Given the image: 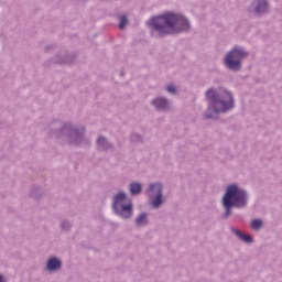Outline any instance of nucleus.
<instances>
[{"label":"nucleus","mask_w":282,"mask_h":282,"mask_svg":"<svg viewBox=\"0 0 282 282\" xmlns=\"http://www.w3.org/2000/svg\"><path fill=\"white\" fill-rule=\"evenodd\" d=\"M147 25L151 28V32L156 39H166V36L188 33L192 28L188 18L174 12L153 15L150 21L147 22Z\"/></svg>","instance_id":"f257e3e1"},{"label":"nucleus","mask_w":282,"mask_h":282,"mask_svg":"<svg viewBox=\"0 0 282 282\" xmlns=\"http://www.w3.org/2000/svg\"><path fill=\"white\" fill-rule=\"evenodd\" d=\"M46 133L59 142H65L72 147H90L91 141L87 139L85 127H78L70 121L53 120L46 127Z\"/></svg>","instance_id":"f03ea898"},{"label":"nucleus","mask_w":282,"mask_h":282,"mask_svg":"<svg viewBox=\"0 0 282 282\" xmlns=\"http://www.w3.org/2000/svg\"><path fill=\"white\" fill-rule=\"evenodd\" d=\"M205 96L208 100L204 112L205 120H219L220 113H228L235 109V96L226 88H209Z\"/></svg>","instance_id":"7ed1b4c3"},{"label":"nucleus","mask_w":282,"mask_h":282,"mask_svg":"<svg viewBox=\"0 0 282 282\" xmlns=\"http://www.w3.org/2000/svg\"><path fill=\"white\" fill-rule=\"evenodd\" d=\"M249 202L250 194L248 189L239 186L237 183L227 185L221 198V206L225 210L221 218L229 219L232 215V208H237L238 210L248 208Z\"/></svg>","instance_id":"20e7f679"},{"label":"nucleus","mask_w":282,"mask_h":282,"mask_svg":"<svg viewBox=\"0 0 282 282\" xmlns=\"http://www.w3.org/2000/svg\"><path fill=\"white\" fill-rule=\"evenodd\" d=\"M248 56H250V52L246 51L242 46L236 45L226 53L223 63L229 72H241L243 61H246Z\"/></svg>","instance_id":"39448f33"},{"label":"nucleus","mask_w":282,"mask_h":282,"mask_svg":"<svg viewBox=\"0 0 282 282\" xmlns=\"http://www.w3.org/2000/svg\"><path fill=\"white\" fill-rule=\"evenodd\" d=\"M127 193L119 192L112 197V213L120 219L129 220L133 217V203H124Z\"/></svg>","instance_id":"423d86ee"},{"label":"nucleus","mask_w":282,"mask_h":282,"mask_svg":"<svg viewBox=\"0 0 282 282\" xmlns=\"http://www.w3.org/2000/svg\"><path fill=\"white\" fill-rule=\"evenodd\" d=\"M76 63V54L67 51H61L56 53L50 61L45 62L44 65H72Z\"/></svg>","instance_id":"0eeeda50"},{"label":"nucleus","mask_w":282,"mask_h":282,"mask_svg":"<svg viewBox=\"0 0 282 282\" xmlns=\"http://www.w3.org/2000/svg\"><path fill=\"white\" fill-rule=\"evenodd\" d=\"M248 10L256 17H263L270 12V2L268 0H253Z\"/></svg>","instance_id":"6e6552de"},{"label":"nucleus","mask_w":282,"mask_h":282,"mask_svg":"<svg viewBox=\"0 0 282 282\" xmlns=\"http://www.w3.org/2000/svg\"><path fill=\"white\" fill-rule=\"evenodd\" d=\"M95 147L98 153H109L110 151H116V144H113V142L109 141V139L102 134L97 137Z\"/></svg>","instance_id":"1a4fd4ad"},{"label":"nucleus","mask_w":282,"mask_h":282,"mask_svg":"<svg viewBox=\"0 0 282 282\" xmlns=\"http://www.w3.org/2000/svg\"><path fill=\"white\" fill-rule=\"evenodd\" d=\"M150 105L154 107L156 111H171V100H169L166 97H156L151 100Z\"/></svg>","instance_id":"9d476101"},{"label":"nucleus","mask_w":282,"mask_h":282,"mask_svg":"<svg viewBox=\"0 0 282 282\" xmlns=\"http://www.w3.org/2000/svg\"><path fill=\"white\" fill-rule=\"evenodd\" d=\"M63 268V260L58 257H51L46 261V270L47 272H58Z\"/></svg>","instance_id":"9b49d317"},{"label":"nucleus","mask_w":282,"mask_h":282,"mask_svg":"<svg viewBox=\"0 0 282 282\" xmlns=\"http://www.w3.org/2000/svg\"><path fill=\"white\" fill-rule=\"evenodd\" d=\"M148 195L149 197H155L158 195H164V185L162 183H152L148 187Z\"/></svg>","instance_id":"f8f14e48"},{"label":"nucleus","mask_w":282,"mask_h":282,"mask_svg":"<svg viewBox=\"0 0 282 282\" xmlns=\"http://www.w3.org/2000/svg\"><path fill=\"white\" fill-rule=\"evenodd\" d=\"M135 226H138L139 228H142L144 226H149V216L147 215V213H141L138 215V217L134 220Z\"/></svg>","instance_id":"ddd939ff"},{"label":"nucleus","mask_w":282,"mask_h":282,"mask_svg":"<svg viewBox=\"0 0 282 282\" xmlns=\"http://www.w3.org/2000/svg\"><path fill=\"white\" fill-rule=\"evenodd\" d=\"M153 208H160L164 204V194L159 192V195L150 197Z\"/></svg>","instance_id":"4468645a"},{"label":"nucleus","mask_w":282,"mask_h":282,"mask_svg":"<svg viewBox=\"0 0 282 282\" xmlns=\"http://www.w3.org/2000/svg\"><path fill=\"white\" fill-rule=\"evenodd\" d=\"M131 144H144V137L138 132H132L130 134Z\"/></svg>","instance_id":"2eb2a0df"},{"label":"nucleus","mask_w":282,"mask_h":282,"mask_svg":"<svg viewBox=\"0 0 282 282\" xmlns=\"http://www.w3.org/2000/svg\"><path fill=\"white\" fill-rule=\"evenodd\" d=\"M43 195H45V189L39 186H34L31 188V197H33V199H41Z\"/></svg>","instance_id":"dca6fc26"},{"label":"nucleus","mask_w":282,"mask_h":282,"mask_svg":"<svg viewBox=\"0 0 282 282\" xmlns=\"http://www.w3.org/2000/svg\"><path fill=\"white\" fill-rule=\"evenodd\" d=\"M142 193V184L139 182H133L130 184V194L132 196L140 195Z\"/></svg>","instance_id":"f3484780"},{"label":"nucleus","mask_w":282,"mask_h":282,"mask_svg":"<svg viewBox=\"0 0 282 282\" xmlns=\"http://www.w3.org/2000/svg\"><path fill=\"white\" fill-rule=\"evenodd\" d=\"M251 228L252 230H261V228H263V220H261V218H254L251 221Z\"/></svg>","instance_id":"a211bd4d"},{"label":"nucleus","mask_w":282,"mask_h":282,"mask_svg":"<svg viewBox=\"0 0 282 282\" xmlns=\"http://www.w3.org/2000/svg\"><path fill=\"white\" fill-rule=\"evenodd\" d=\"M59 228L62 232H69V230H72V224L69 223V220L64 219L61 221Z\"/></svg>","instance_id":"6ab92c4d"},{"label":"nucleus","mask_w":282,"mask_h":282,"mask_svg":"<svg viewBox=\"0 0 282 282\" xmlns=\"http://www.w3.org/2000/svg\"><path fill=\"white\" fill-rule=\"evenodd\" d=\"M119 28L121 30H124L127 25H129V18L127 17V14L119 15Z\"/></svg>","instance_id":"aec40b11"},{"label":"nucleus","mask_w":282,"mask_h":282,"mask_svg":"<svg viewBox=\"0 0 282 282\" xmlns=\"http://www.w3.org/2000/svg\"><path fill=\"white\" fill-rule=\"evenodd\" d=\"M241 241H243L245 243H254V239L252 238V236H250L249 234H242L241 236Z\"/></svg>","instance_id":"412c9836"},{"label":"nucleus","mask_w":282,"mask_h":282,"mask_svg":"<svg viewBox=\"0 0 282 282\" xmlns=\"http://www.w3.org/2000/svg\"><path fill=\"white\" fill-rule=\"evenodd\" d=\"M231 232L234 235H236V237H238L239 239H241V237L243 236V231H241V230H239V229H237L235 227L231 228Z\"/></svg>","instance_id":"4be33fe9"},{"label":"nucleus","mask_w":282,"mask_h":282,"mask_svg":"<svg viewBox=\"0 0 282 282\" xmlns=\"http://www.w3.org/2000/svg\"><path fill=\"white\" fill-rule=\"evenodd\" d=\"M166 91H169V94H177V88L173 85H169Z\"/></svg>","instance_id":"5701e85b"},{"label":"nucleus","mask_w":282,"mask_h":282,"mask_svg":"<svg viewBox=\"0 0 282 282\" xmlns=\"http://www.w3.org/2000/svg\"><path fill=\"white\" fill-rule=\"evenodd\" d=\"M52 50H56V45H54V44H48V45L45 46V52H46V53H47V52H52Z\"/></svg>","instance_id":"b1692460"},{"label":"nucleus","mask_w":282,"mask_h":282,"mask_svg":"<svg viewBox=\"0 0 282 282\" xmlns=\"http://www.w3.org/2000/svg\"><path fill=\"white\" fill-rule=\"evenodd\" d=\"M0 282H8V281L6 280V278L3 276V274H1V273H0Z\"/></svg>","instance_id":"393cba45"},{"label":"nucleus","mask_w":282,"mask_h":282,"mask_svg":"<svg viewBox=\"0 0 282 282\" xmlns=\"http://www.w3.org/2000/svg\"><path fill=\"white\" fill-rule=\"evenodd\" d=\"M121 76H124V72H121Z\"/></svg>","instance_id":"a878e982"}]
</instances>
